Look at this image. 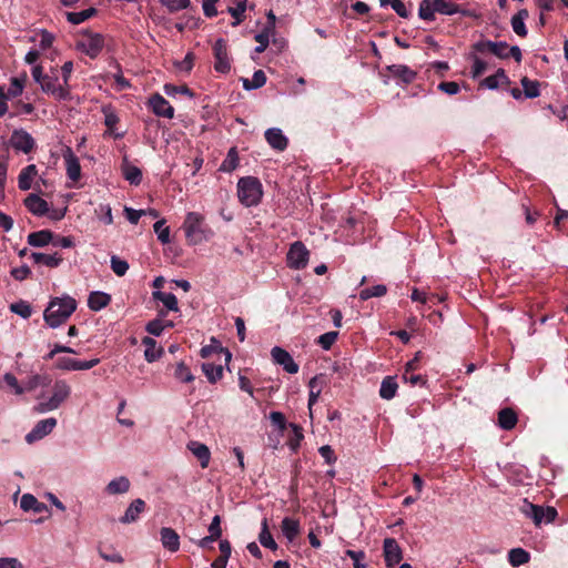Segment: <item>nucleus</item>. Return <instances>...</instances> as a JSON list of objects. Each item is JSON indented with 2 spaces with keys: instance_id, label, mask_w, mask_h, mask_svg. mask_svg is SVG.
<instances>
[{
  "instance_id": "603ef678",
  "label": "nucleus",
  "mask_w": 568,
  "mask_h": 568,
  "mask_svg": "<svg viewBox=\"0 0 568 568\" xmlns=\"http://www.w3.org/2000/svg\"><path fill=\"white\" fill-rule=\"evenodd\" d=\"M10 311L14 314L20 315L23 318H29L32 313L30 304L26 301H19L17 303H12L10 305Z\"/></svg>"
},
{
  "instance_id": "39448f33",
  "label": "nucleus",
  "mask_w": 568,
  "mask_h": 568,
  "mask_svg": "<svg viewBox=\"0 0 568 568\" xmlns=\"http://www.w3.org/2000/svg\"><path fill=\"white\" fill-rule=\"evenodd\" d=\"M70 395L71 386L64 379H58L52 386V395L48 399H44L42 395L40 397L42 400L33 407V410L38 414H43L58 409Z\"/></svg>"
},
{
  "instance_id": "864d4df0",
  "label": "nucleus",
  "mask_w": 568,
  "mask_h": 568,
  "mask_svg": "<svg viewBox=\"0 0 568 568\" xmlns=\"http://www.w3.org/2000/svg\"><path fill=\"white\" fill-rule=\"evenodd\" d=\"M111 265V270L118 275V276H123L125 275V273L128 272L129 270V263L124 260H121L119 256L116 255H112L111 256V261H110Z\"/></svg>"
},
{
  "instance_id": "69168bd1",
  "label": "nucleus",
  "mask_w": 568,
  "mask_h": 568,
  "mask_svg": "<svg viewBox=\"0 0 568 568\" xmlns=\"http://www.w3.org/2000/svg\"><path fill=\"white\" fill-rule=\"evenodd\" d=\"M11 276L16 281H23L31 274V270L28 265H22L20 267H13L10 272Z\"/></svg>"
},
{
  "instance_id": "72a5a7b5",
  "label": "nucleus",
  "mask_w": 568,
  "mask_h": 568,
  "mask_svg": "<svg viewBox=\"0 0 568 568\" xmlns=\"http://www.w3.org/2000/svg\"><path fill=\"white\" fill-rule=\"evenodd\" d=\"M187 447L193 453V455L197 458L201 466L203 468L207 467L209 462H210V455H211L209 447L199 442H191L187 445Z\"/></svg>"
},
{
  "instance_id": "a18cd8bd",
  "label": "nucleus",
  "mask_w": 568,
  "mask_h": 568,
  "mask_svg": "<svg viewBox=\"0 0 568 568\" xmlns=\"http://www.w3.org/2000/svg\"><path fill=\"white\" fill-rule=\"evenodd\" d=\"M520 82H521V85H523V89H524L523 92H524L526 98L534 99V98L539 97V94H540V90H539L540 83L537 80H530L529 78L524 77Z\"/></svg>"
},
{
  "instance_id": "2eb2a0df",
  "label": "nucleus",
  "mask_w": 568,
  "mask_h": 568,
  "mask_svg": "<svg viewBox=\"0 0 568 568\" xmlns=\"http://www.w3.org/2000/svg\"><path fill=\"white\" fill-rule=\"evenodd\" d=\"M273 361L283 366L284 371L290 374L298 372V365L294 362L293 357L287 351L282 347L275 346L271 351Z\"/></svg>"
},
{
  "instance_id": "9b49d317",
  "label": "nucleus",
  "mask_w": 568,
  "mask_h": 568,
  "mask_svg": "<svg viewBox=\"0 0 568 568\" xmlns=\"http://www.w3.org/2000/svg\"><path fill=\"white\" fill-rule=\"evenodd\" d=\"M213 54L215 58L214 69L220 73H227L231 70V63L227 54L226 41L222 38L217 39L213 45Z\"/></svg>"
},
{
  "instance_id": "680f3d73",
  "label": "nucleus",
  "mask_w": 568,
  "mask_h": 568,
  "mask_svg": "<svg viewBox=\"0 0 568 568\" xmlns=\"http://www.w3.org/2000/svg\"><path fill=\"white\" fill-rule=\"evenodd\" d=\"M161 3L165 6L170 12H176L190 7V0H161Z\"/></svg>"
},
{
  "instance_id": "5701e85b",
  "label": "nucleus",
  "mask_w": 568,
  "mask_h": 568,
  "mask_svg": "<svg viewBox=\"0 0 568 568\" xmlns=\"http://www.w3.org/2000/svg\"><path fill=\"white\" fill-rule=\"evenodd\" d=\"M142 345H144V357L149 363L158 361L164 353L163 348L158 345V342L149 336L142 338Z\"/></svg>"
},
{
  "instance_id": "2f4dec72",
  "label": "nucleus",
  "mask_w": 568,
  "mask_h": 568,
  "mask_svg": "<svg viewBox=\"0 0 568 568\" xmlns=\"http://www.w3.org/2000/svg\"><path fill=\"white\" fill-rule=\"evenodd\" d=\"M528 16L527 9H520L510 20L514 32L521 38H525L528 33L525 24V19H527Z\"/></svg>"
},
{
  "instance_id": "052dcab7",
  "label": "nucleus",
  "mask_w": 568,
  "mask_h": 568,
  "mask_svg": "<svg viewBox=\"0 0 568 568\" xmlns=\"http://www.w3.org/2000/svg\"><path fill=\"white\" fill-rule=\"evenodd\" d=\"M338 332H327L318 337L317 343L321 345L323 349L328 351L332 347V345L336 342Z\"/></svg>"
},
{
  "instance_id": "e2e57ef3",
  "label": "nucleus",
  "mask_w": 568,
  "mask_h": 568,
  "mask_svg": "<svg viewBox=\"0 0 568 568\" xmlns=\"http://www.w3.org/2000/svg\"><path fill=\"white\" fill-rule=\"evenodd\" d=\"M345 555L353 560L354 568H366V565L363 564V560L366 558V554L363 550H352L347 549Z\"/></svg>"
},
{
  "instance_id": "a211bd4d",
  "label": "nucleus",
  "mask_w": 568,
  "mask_h": 568,
  "mask_svg": "<svg viewBox=\"0 0 568 568\" xmlns=\"http://www.w3.org/2000/svg\"><path fill=\"white\" fill-rule=\"evenodd\" d=\"M24 206L36 216H43L49 213V204L38 194L31 193L24 199Z\"/></svg>"
},
{
  "instance_id": "0e129e2a",
  "label": "nucleus",
  "mask_w": 568,
  "mask_h": 568,
  "mask_svg": "<svg viewBox=\"0 0 568 568\" xmlns=\"http://www.w3.org/2000/svg\"><path fill=\"white\" fill-rule=\"evenodd\" d=\"M95 212L104 224L110 225L113 223L112 210L109 204H100Z\"/></svg>"
},
{
  "instance_id": "ddd939ff",
  "label": "nucleus",
  "mask_w": 568,
  "mask_h": 568,
  "mask_svg": "<svg viewBox=\"0 0 568 568\" xmlns=\"http://www.w3.org/2000/svg\"><path fill=\"white\" fill-rule=\"evenodd\" d=\"M10 144L17 151H21L26 154L30 153L36 146L34 139L31 136V134L22 129L14 130L12 132Z\"/></svg>"
},
{
  "instance_id": "7ed1b4c3",
  "label": "nucleus",
  "mask_w": 568,
  "mask_h": 568,
  "mask_svg": "<svg viewBox=\"0 0 568 568\" xmlns=\"http://www.w3.org/2000/svg\"><path fill=\"white\" fill-rule=\"evenodd\" d=\"M182 229L190 245H197L213 235L211 229L205 224L204 216L197 212L186 214Z\"/></svg>"
},
{
  "instance_id": "4c0bfd02",
  "label": "nucleus",
  "mask_w": 568,
  "mask_h": 568,
  "mask_svg": "<svg viewBox=\"0 0 568 568\" xmlns=\"http://www.w3.org/2000/svg\"><path fill=\"white\" fill-rule=\"evenodd\" d=\"M530 560V554L524 548H513L508 552V561L513 567H519Z\"/></svg>"
},
{
  "instance_id": "4d7b16f0",
  "label": "nucleus",
  "mask_w": 568,
  "mask_h": 568,
  "mask_svg": "<svg viewBox=\"0 0 568 568\" xmlns=\"http://www.w3.org/2000/svg\"><path fill=\"white\" fill-rule=\"evenodd\" d=\"M8 152H9L8 145L6 143H3L2 148H0V183L1 184H6V180H7Z\"/></svg>"
},
{
  "instance_id": "79ce46f5",
  "label": "nucleus",
  "mask_w": 568,
  "mask_h": 568,
  "mask_svg": "<svg viewBox=\"0 0 568 568\" xmlns=\"http://www.w3.org/2000/svg\"><path fill=\"white\" fill-rule=\"evenodd\" d=\"M266 83V74L263 70H256L252 79H243V88L245 90H255L262 88Z\"/></svg>"
},
{
  "instance_id": "6ab92c4d",
  "label": "nucleus",
  "mask_w": 568,
  "mask_h": 568,
  "mask_svg": "<svg viewBox=\"0 0 568 568\" xmlns=\"http://www.w3.org/2000/svg\"><path fill=\"white\" fill-rule=\"evenodd\" d=\"M510 84V79L506 74V71L503 68H499L495 74L489 75L480 81L479 88H487L490 90L498 89L501 87H508Z\"/></svg>"
},
{
  "instance_id": "f8f14e48",
  "label": "nucleus",
  "mask_w": 568,
  "mask_h": 568,
  "mask_svg": "<svg viewBox=\"0 0 568 568\" xmlns=\"http://www.w3.org/2000/svg\"><path fill=\"white\" fill-rule=\"evenodd\" d=\"M57 419L54 417H49L42 420H39L32 430L26 435V442L28 444H32L37 440L42 439L47 435H49L54 427L57 426Z\"/></svg>"
},
{
  "instance_id": "393cba45",
  "label": "nucleus",
  "mask_w": 568,
  "mask_h": 568,
  "mask_svg": "<svg viewBox=\"0 0 568 568\" xmlns=\"http://www.w3.org/2000/svg\"><path fill=\"white\" fill-rule=\"evenodd\" d=\"M518 422L517 413L510 408L505 407L498 412V426L504 430H511Z\"/></svg>"
},
{
  "instance_id": "9d476101",
  "label": "nucleus",
  "mask_w": 568,
  "mask_h": 568,
  "mask_svg": "<svg viewBox=\"0 0 568 568\" xmlns=\"http://www.w3.org/2000/svg\"><path fill=\"white\" fill-rule=\"evenodd\" d=\"M383 555L387 568H394L403 559V551L395 538H385L383 542Z\"/></svg>"
},
{
  "instance_id": "774afa93",
  "label": "nucleus",
  "mask_w": 568,
  "mask_h": 568,
  "mask_svg": "<svg viewBox=\"0 0 568 568\" xmlns=\"http://www.w3.org/2000/svg\"><path fill=\"white\" fill-rule=\"evenodd\" d=\"M77 359L71 357H60L57 359L55 366L62 371H75Z\"/></svg>"
},
{
  "instance_id": "8fccbe9b",
  "label": "nucleus",
  "mask_w": 568,
  "mask_h": 568,
  "mask_svg": "<svg viewBox=\"0 0 568 568\" xmlns=\"http://www.w3.org/2000/svg\"><path fill=\"white\" fill-rule=\"evenodd\" d=\"M27 80V74L24 73L22 78H12L10 88L6 93L9 98H17L21 95L24 87V82Z\"/></svg>"
},
{
  "instance_id": "f3484780",
  "label": "nucleus",
  "mask_w": 568,
  "mask_h": 568,
  "mask_svg": "<svg viewBox=\"0 0 568 568\" xmlns=\"http://www.w3.org/2000/svg\"><path fill=\"white\" fill-rule=\"evenodd\" d=\"M435 1V10L437 13L453 16L456 13H460L465 17H477L474 11L462 9L459 4L453 2L452 0H434Z\"/></svg>"
},
{
  "instance_id": "a19ab883",
  "label": "nucleus",
  "mask_w": 568,
  "mask_h": 568,
  "mask_svg": "<svg viewBox=\"0 0 568 568\" xmlns=\"http://www.w3.org/2000/svg\"><path fill=\"white\" fill-rule=\"evenodd\" d=\"M258 541L261 542V545L263 547L270 548L272 550H276L277 549V544L275 542L272 534L268 530V525H267V519L266 518H264L262 520V529H261V532L258 535Z\"/></svg>"
},
{
  "instance_id": "49530a36",
  "label": "nucleus",
  "mask_w": 568,
  "mask_h": 568,
  "mask_svg": "<svg viewBox=\"0 0 568 568\" xmlns=\"http://www.w3.org/2000/svg\"><path fill=\"white\" fill-rule=\"evenodd\" d=\"M97 13L95 8H88L80 12H67V19L72 24H80Z\"/></svg>"
},
{
  "instance_id": "c03bdc74",
  "label": "nucleus",
  "mask_w": 568,
  "mask_h": 568,
  "mask_svg": "<svg viewBox=\"0 0 568 568\" xmlns=\"http://www.w3.org/2000/svg\"><path fill=\"white\" fill-rule=\"evenodd\" d=\"M387 286L384 284H377L372 287L362 290L358 294L361 301H367L372 297H382L387 293Z\"/></svg>"
},
{
  "instance_id": "3c124183",
  "label": "nucleus",
  "mask_w": 568,
  "mask_h": 568,
  "mask_svg": "<svg viewBox=\"0 0 568 568\" xmlns=\"http://www.w3.org/2000/svg\"><path fill=\"white\" fill-rule=\"evenodd\" d=\"M165 220L156 221L153 225L154 232L158 234V240L162 244H166L170 242V229L169 226H164Z\"/></svg>"
},
{
  "instance_id": "09e8293b",
  "label": "nucleus",
  "mask_w": 568,
  "mask_h": 568,
  "mask_svg": "<svg viewBox=\"0 0 568 568\" xmlns=\"http://www.w3.org/2000/svg\"><path fill=\"white\" fill-rule=\"evenodd\" d=\"M174 377L183 383H191L195 378L190 368L183 362L176 364Z\"/></svg>"
},
{
  "instance_id": "c756f323",
  "label": "nucleus",
  "mask_w": 568,
  "mask_h": 568,
  "mask_svg": "<svg viewBox=\"0 0 568 568\" xmlns=\"http://www.w3.org/2000/svg\"><path fill=\"white\" fill-rule=\"evenodd\" d=\"M30 258L34 264H43L51 268L58 267L63 261V258L58 253L45 254L33 252L31 253Z\"/></svg>"
},
{
  "instance_id": "20e7f679",
  "label": "nucleus",
  "mask_w": 568,
  "mask_h": 568,
  "mask_svg": "<svg viewBox=\"0 0 568 568\" xmlns=\"http://www.w3.org/2000/svg\"><path fill=\"white\" fill-rule=\"evenodd\" d=\"M263 196V186L255 176H243L237 182L239 201L246 207L260 204Z\"/></svg>"
},
{
  "instance_id": "338daca9",
  "label": "nucleus",
  "mask_w": 568,
  "mask_h": 568,
  "mask_svg": "<svg viewBox=\"0 0 568 568\" xmlns=\"http://www.w3.org/2000/svg\"><path fill=\"white\" fill-rule=\"evenodd\" d=\"M437 88L439 91L449 95L457 94L460 90L459 84L455 81L440 82Z\"/></svg>"
},
{
  "instance_id": "6e6552de",
  "label": "nucleus",
  "mask_w": 568,
  "mask_h": 568,
  "mask_svg": "<svg viewBox=\"0 0 568 568\" xmlns=\"http://www.w3.org/2000/svg\"><path fill=\"white\" fill-rule=\"evenodd\" d=\"M77 48L95 59L104 48V37L101 33L85 31L83 38L77 42Z\"/></svg>"
},
{
  "instance_id": "b1692460",
  "label": "nucleus",
  "mask_w": 568,
  "mask_h": 568,
  "mask_svg": "<svg viewBox=\"0 0 568 568\" xmlns=\"http://www.w3.org/2000/svg\"><path fill=\"white\" fill-rule=\"evenodd\" d=\"M387 70L393 77L407 84L412 83L417 77L416 71L404 64H392L387 67Z\"/></svg>"
},
{
  "instance_id": "cd10ccee",
  "label": "nucleus",
  "mask_w": 568,
  "mask_h": 568,
  "mask_svg": "<svg viewBox=\"0 0 568 568\" xmlns=\"http://www.w3.org/2000/svg\"><path fill=\"white\" fill-rule=\"evenodd\" d=\"M54 240V234L50 230L32 232L28 235V244L34 247H43Z\"/></svg>"
},
{
  "instance_id": "4be33fe9",
  "label": "nucleus",
  "mask_w": 568,
  "mask_h": 568,
  "mask_svg": "<svg viewBox=\"0 0 568 568\" xmlns=\"http://www.w3.org/2000/svg\"><path fill=\"white\" fill-rule=\"evenodd\" d=\"M160 537L162 546L169 551L176 552L180 549V536L174 529L170 527L161 528Z\"/></svg>"
},
{
  "instance_id": "4468645a",
  "label": "nucleus",
  "mask_w": 568,
  "mask_h": 568,
  "mask_svg": "<svg viewBox=\"0 0 568 568\" xmlns=\"http://www.w3.org/2000/svg\"><path fill=\"white\" fill-rule=\"evenodd\" d=\"M149 106L158 116L172 119L174 116L173 106L159 93H154L149 99Z\"/></svg>"
},
{
  "instance_id": "58836bf2",
  "label": "nucleus",
  "mask_w": 568,
  "mask_h": 568,
  "mask_svg": "<svg viewBox=\"0 0 568 568\" xmlns=\"http://www.w3.org/2000/svg\"><path fill=\"white\" fill-rule=\"evenodd\" d=\"M152 296L155 301L162 302L169 311H173V312L179 311L178 298L174 294L165 293L162 291H154L152 293Z\"/></svg>"
},
{
  "instance_id": "aec40b11",
  "label": "nucleus",
  "mask_w": 568,
  "mask_h": 568,
  "mask_svg": "<svg viewBox=\"0 0 568 568\" xmlns=\"http://www.w3.org/2000/svg\"><path fill=\"white\" fill-rule=\"evenodd\" d=\"M20 508L24 511H34L37 514H44L33 521L36 524L42 523L45 518H49L50 511L45 504L40 503L39 499H20Z\"/></svg>"
},
{
  "instance_id": "c9c22d12",
  "label": "nucleus",
  "mask_w": 568,
  "mask_h": 568,
  "mask_svg": "<svg viewBox=\"0 0 568 568\" xmlns=\"http://www.w3.org/2000/svg\"><path fill=\"white\" fill-rule=\"evenodd\" d=\"M129 488H130V480L126 477L121 476L119 478L111 480L106 485L105 493L108 495H122V494L128 493Z\"/></svg>"
},
{
  "instance_id": "1a4fd4ad",
  "label": "nucleus",
  "mask_w": 568,
  "mask_h": 568,
  "mask_svg": "<svg viewBox=\"0 0 568 568\" xmlns=\"http://www.w3.org/2000/svg\"><path fill=\"white\" fill-rule=\"evenodd\" d=\"M310 252L306 246L297 241L294 242L287 253V264L291 268L303 270L308 263Z\"/></svg>"
},
{
  "instance_id": "412c9836",
  "label": "nucleus",
  "mask_w": 568,
  "mask_h": 568,
  "mask_svg": "<svg viewBox=\"0 0 568 568\" xmlns=\"http://www.w3.org/2000/svg\"><path fill=\"white\" fill-rule=\"evenodd\" d=\"M265 140L276 151H284L287 148L288 140L281 129L271 128L265 131Z\"/></svg>"
},
{
  "instance_id": "bb28decb",
  "label": "nucleus",
  "mask_w": 568,
  "mask_h": 568,
  "mask_svg": "<svg viewBox=\"0 0 568 568\" xmlns=\"http://www.w3.org/2000/svg\"><path fill=\"white\" fill-rule=\"evenodd\" d=\"M111 303V295L95 291L91 292L88 297V306L91 311L98 312L106 307Z\"/></svg>"
},
{
  "instance_id": "de8ad7c7",
  "label": "nucleus",
  "mask_w": 568,
  "mask_h": 568,
  "mask_svg": "<svg viewBox=\"0 0 568 568\" xmlns=\"http://www.w3.org/2000/svg\"><path fill=\"white\" fill-rule=\"evenodd\" d=\"M246 3L247 0H241L235 8L229 7V13L235 19V21L232 22L233 27L239 26L245 19L244 12L246 10Z\"/></svg>"
},
{
  "instance_id": "f257e3e1",
  "label": "nucleus",
  "mask_w": 568,
  "mask_h": 568,
  "mask_svg": "<svg viewBox=\"0 0 568 568\" xmlns=\"http://www.w3.org/2000/svg\"><path fill=\"white\" fill-rule=\"evenodd\" d=\"M75 310L77 301L73 297H53L44 310L43 318L50 327L55 328L65 323Z\"/></svg>"
},
{
  "instance_id": "a878e982",
  "label": "nucleus",
  "mask_w": 568,
  "mask_h": 568,
  "mask_svg": "<svg viewBox=\"0 0 568 568\" xmlns=\"http://www.w3.org/2000/svg\"><path fill=\"white\" fill-rule=\"evenodd\" d=\"M146 508L144 499H135L125 510L124 515L120 518L123 524L134 523L141 513Z\"/></svg>"
},
{
  "instance_id": "e433bc0d",
  "label": "nucleus",
  "mask_w": 568,
  "mask_h": 568,
  "mask_svg": "<svg viewBox=\"0 0 568 568\" xmlns=\"http://www.w3.org/2000/svg\"><path fill=\"white\" fill-rule=\"evenodd\" d=\"M122 173L126 181H129L133 185H139L142 181V171L128 162L126 159H124L122 164Z\"/></svg>"
},
{
  "instance_id": "bf43d9fd",
  "label": "nucleus",
  "mask_w": 568,
  "mask_h": 568,
  "mask_svg": "<svg viewBox=\"0 0 568 568\" xmlns=\"http://www.w3.org/2000/svg\"><path fill=\"white\" fill-rule=\"evenodd\" d=\"M164 329H165V323L161 318L152 320L145 326V331L149 334L154 335V336H160Z\"/></svg>"
},
{
  "instance_id": "13d9d810",
  "label": "nucleus",
  "mask_w": 568,
  "mask_h": 568,
  "mask_svg": "<svg viewBox=\"0 0 568 568\" xmlns=\"http://www.w3.org/2000/svg\"><path fill=\"white\" fill-rule=\"evenodd\" d=\"M402 378L405 383L412 386H424L427 382L426 377L415 372H404Z\"/></svg>"
},
{
  "instance_id": "dca6fc26",
  "label": "nucleus",
  "mask_w": 568,
  "mask_h": 568,
  "mask_svg": "<svg viewBox=\"0 0 568 568\" xmlns=\"http://www.w3.org/2000/svg\"><path fill=\"white\" fill-rule=\"evenodd\" d=\"M63 159L65 162L67 176L78 182L81 179V165L78 156L74 154L71 148H67L63 152Z\"/></svg>"
},
{
  "instance_id": "5fc2aeb1",
  "label": "nucleus",
  "mask_w": 568,
  "mask_h": 568,
  "mask_svg": "<svg viewBox=\"0 0 568 568\" xmlns=\"http://www.w3.org/2000/svg\"><path fill=\"white\" fill-rule=\"evenodd\" d=\"M164 92L170 97H174L178 93L187 95L189 98L194 97L193 91L185 84L178 87V85L168 83L164 85Z\"/></svg>"
},
{
  "instance_id": "ea45409f",
  "label": "nucleus",
  "mask_w": 568,
  "mask_h": 568,
  "mask_svg": "<svg viewBox=\"0 0 568 568\" xmlns=\"http://www.w3.org/2000/svg\"><path fill=\"white\" fill-rule=\"evenodd\" d=\"M202 372L206 376L207 381L212 384L216 383L223 376V366L214 365L212 363H203Z\"/></svg>"
},
{
  "instance_id": "423d86ee",
  "label": "nucleus",
  "mask_w": 568,
  "mask_h": 568,
  "mask_svg": "<svg viewBox=\"0 0 568 568\" xmlns=\"http://www.w3.org/2000/svg\"><path fill=\"white\" fill-rule=\"evenodd\" d=\"M59 77H58V69L51 68L50 74H47L43 81L40 83L41 90L52 95L55 100L59 101H69L71 100V91L70 88H67L60 83H58Z\"/></svg>"
},
{
  "instance_id": "0eeeda50",
  "label": "nucleus",
  "mask_w": 568,
  "mask_h": 568,
  "mask_svg": "<svg viewBox=\"0 0 568 568\" xmlns=\"http://www.w3.org/2000/svg\"><path fill=\"white\" fill-rule=\"evenodd\" d=\"M520 511L538 527L542 521L551 523L555 520L557 516V510L555 507H546L535 505L528 501V499H524V504L520 507Z\"/></svg>"
},
{
  "instance_id": "f03ea898",
  "label": "nucleus",
  "mask_w": 568,
  "mask_h": 568,
  "mask_svg": "<svg viewBox=\"0 0 568 568\" xmlns=\"http://www.w3.org/2000/svg\"><path fill=\"white\" fill-rule=\"evenodd\" d=\"M475 53L487 54L490 53L499 59L514 58L516 62H521L523 54L521 50L517 45L509 47L505 41H491L487 39H480L471 45Z\"/></svg>"
},
{
  "instance_id": "37998d69",
  "label": "nucleus",
  "mask_w": 568,
  "mask_h": 568,
  "mask_svg": "<svg viewBox=\"0 0 568 568\" xmlns=\"http://www.w3.org/2000/svg\"><path fill=\"white\" fill-rule=\"evenodd\" d=\"M435 1L434 0H422L418 8V17L425 21L435 20Z\"/></svg>"
},
{
  "instance_id": "473e14b6",
  "label": "nucleus",
  "mask_w": 568,
  "mask_h": 568,
  "mask_svg": "<svg viewBox=\"0 0 568 568\" xmlns=\"http://www.w3.org/2000/svg\"><path fill=\"white\" fill-rule=\"evenodd\" d=\"M397 389H398V384L396 382V377L395 376H386L382 381L381 388H379V396L383 399L389 400L395 397Z\"/></svg>"
},
{
  "instance_id": "6e6d98bb",
  "label": "nucleus",
  "mask_w": 568,
  "mask_h": 568,
  "mask_svg": "<svg viewBox=\"0 0 568 568\" xmlns=\"http://www.w3.org/2000/svg\"><path fill=\"white\" fill-rule=\"evenodd\" d=\"M473 58V65H471V77L474 79L479 78L484 74V72L487 70V62L481 60L477 54L471 55Z\"/></svg>"
},
{
  "instance_id": "c85d7f7f",
  "label": "nucleus",
  "mask_w": 568,
  "mask_h": 568,
  "mask_svg": "<svg viewBox=\"0 0 568 568\" xmlns=\"http://www.w3.org/2000/svg\"><path fill=\"white\" fill-rule=\"evenodd\" d=\"M281 529L288 541H294L301 534L300 521L291 517H285L282 520Z\"/></svg>"
},
{
  "instance_id": "f704fd0d",
  "label": "nucleus",
  "mask_w": 568,
  "mask_h": 568,
  "mask_svg": "<svg viewBox=\"0 0 568 568\" xmlns=\"http://www.w3.org/2000/svg\"><path fill=\"white\" fill-rule=\"evenodd\" d=\"M239 165H240L239 151H237L236 146H232L229 150L226 158L221 163L219 171L225 172V173H231L234 170H236Z\"/></svg>"
},
{
  "instance_id": "7c9ffc66",
  "label": "nucleus",
  "mask_w": 568,
  "mask_h": 568,
  "mask_svg": "<svg viewBox=\"0 0 568 568\" xmlns=\"http://www.w3.org/2000/svg\"><path fill=\"white\" fill-rule=\"evenodd\" d=\"M38 174V169L34 164H29L23 168L18 176V185L22 191L31 189L32 181Z\"/></svg>"
}]
</instances>
